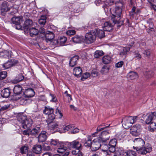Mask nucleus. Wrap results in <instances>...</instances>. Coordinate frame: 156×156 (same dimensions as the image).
Returning <instances> with one entry per match:
<instances>
[{
	"mask_svg": "<svg viewBox=\"0 0 156 156\" xmlns=\"http://www.w3.org/2000/svg\"><path fill=\"white\" fill-rule=\"evenodd\" d=\"M136 147L133 146L134 149H136L137 151L142 155L145 154L147 153L150 152L152 150L151 145L147 144L144 146L145 142L141 138H136L134 140Z\"/></svg>",
	"mask_w": 156,
	"mask_h": 156,
	"instance_id": "nucleus-1",
	"label": "nucleus"
},
{
	"mask_svg": "<svg viewBox=\"0 0 156 156\" xmlns=\"http://www.w3.org/2000/svg\"><path fill=\"white\" fill-rule=\"evenodd\" d=\"M17 120L21 124L22 128L25 129H30L33 121L31 119H27L26 116L20 114L17 117Z\"/></svg>",
	"mask_w": 156,
	"mask_h": 156,
	"instance_id": "nucleus-2",
	"label": "nucleus"
},
{
	"mask_svg": "<svg viewBox=\"0 0 156 156\" xmlns=\"http://www.w3.org/2000/svg\"><path fill=\"white\" fill-rule=\"evenodd\" d=\"M137 118V116L125 117L122 121L123 126L125 129H128L133 123L136 121Z\"/></svg>",
	"mask_w": 156,
	"mask_h": 156,
	"instance_id": "nucleus-3",
	"label": "nucleus"
},
{
	"mask_svg": "<svg viewBox=\"0 0 156 156\" xmlns=\"http://www.w3.org/2000/svg\"><path fill=\"white\" fill-rule=\"evenodd\" d=\"M96 33L95 31H91L87 33L85 36V41L88 44H91L94 42L96 40Z\"/></svg>",
	"mask_w": 156,
	"mask_h": 156,
	"instance_id": "nucleus-4",
	"label": "nucleus"
},
{
	"mask_svg": "<svg viewBox=\"0 0 156 156\" xmlns=\"http://www.w3.org/2000/svg\"><path fill=\"white\" fill-rule=\"evenodd\" d=\"M12 23L15 24L16 29L17 30H21L22 26L21 24L23 23V17L22 16L18 17L14 16L11 19Z\"/></svg>",
	"mask_w": 156,
	"mask_h": 156,
	"instance_id": "nucleus-5",
	"label": "nucleus"
},
{
	"mask_svg": "<svg viewBox=\"0 0 156 156\" xmlns=\"http://www.w3.org/2000/svg\"><path fill=\"white\" fill-rule=\"evenodd\" d=\"M66 145L69 149L75 148L78 150V151H80L81 146L80 142L77 140H74L70 142H67Z\"/></svg>",
	"mask_w": 156,
	"mask_h": 156,
	"instance_id": "nucleus-6",
	"label": "nucleus"
},
{
	"mask_svg": "<svg viewBox=\"0 0 156 156\" xmlns=\"http://www.w3.org/2000/svg\"><path fill=\"white\" fill-rule=\"evenodd\" d=\"M141 130V126L139 124H137L131 127L130 132L133 136H137L140 134Z\"/></svg>",
	"mask_w": 156,
	"mask_h": 156,
	"instance_id": "nucleus-7",
	"label": "nucleus"
},
{
	"mask_svg": "<svg viewBox=\"0 0 156 156\" xmlns=\"http://www.w3.org/2000/svg\"><path fill=\"white\" fill-rule=\"evenodd\" d=\"M110 133L108 130H104L101 132L99 136L100 140L102 142H105L109 138Z\"/></svg>",
	"mask_w": 156,
	"mask_h": 156,
	"instance_id": "nucleus-8",
	"label": "nucleus"
},
{
	"mask_svg": "<svg viewBox=\"0 0 156 156\" xmlns=\"http://www.w3.org/2000/svg\"><path fill=\"white\" fill-rule=\"evenodd\" d=\"M101 141L99 139L94 140L91 144V150L95 151L98 150L101 146Z\"/></svg>",
	"mask_w": 156,
	"mask_h": 156,
	"instance_id": "nucleus-9",
	"label": "nucleus"
},
{
	"mask_svg": "<svg viewBox=\"0 0 156 156\" xmlns=\"http://www.w3.org/2000/svg\"><path fill=\"white\" fill-rule=\"evenodd\" d=\"M18 63V60L16 59H11L2 65V66L5 69H8L12 66L16 65Z\"/></svg>",
	"mask_w": 156,
	"mask_h": 156,
	"instance_id": "nucleus-10",
	"label": "nucleus"
},
{
	"mask_svg": "<svg viewBox=\"0 0 156 156\" xmlns=\"http://www.w3.org/2000/svg\"><path fill=\"white\" fill-rule=\"evenodd\" d=\"M122 9L119 7H116L115 8L111 10V12L112 13L113 17H116L118 18L120 17L121 15Z\"/></svg>",
	"mask_w": 156,
	"mask_h": 156,
	"instance_id": "nucleus-11",
	"label": "nucleus"
},
{
	"mask_svg": "<svg viewBox=\"0 0 156 156\" xmlns=\"http://www.w3.org/2000/svg\"><path fill=\"white\" fill-rule=\"evenodd\" d=\"M114 24L111 23V22L107 21L105 23L103 27V30L105 31L110 32L113 30Z\"/></svg>",
	"mask_w": 156,
	"mask_h": 156,
	"instance_id": "nucleus-12",
	"label": "nucleus"
},
{
	"mask_svg": "<svg viewBox=\"0 0 156 156\" xmlns=\"http://www.w3.org/2000/svg\"><path fill=\"white\" fill-rule=\"evenodd\" d=\"M48 135V133L46 131H41L37 137L38 142L40 143L45 141Z\"/></svg>",
	"mask_w": 156,
	"mask_h": 156,
	"instance_id": "nucleus-13",
	"label": "nucleus"
},
{
	"mask_svg": "<svg viewBox=\"0 0 156 156\" xmlns=\"http://www.w3.org/2000/svg\"><path fill=\"white\" fill-rule=\"evenodd\" d=\"M10 9V8L8 6V3L6 2H3L1 6L2 15V16H4L5 12L9 11Z\"/></svg>",
	"mask_w": 156,
	"mask_h": 156,
	"instance_id": "nucleus-14",
	"label": "nucleus"
},
{
	"mask_svg": "<svg viewBox=\"0 0 156 156\" xmlns=\"http://www.w3.org/2000/svg\"><path fill=\"white\" fill-rule=\"evenodd\" d=\"M156 118V112H151L147 115L145 122L147 124H149Z\"/></svg>",
	"mask_w": 156,
	"mask_h": 156,
	"instance_id": "nucleus-15",
	"label": "nucleus"
},
{
	"mask_svg": "<svg viewBox=\"0 0 156 156\" xmlns=\"http://www.w3.org/2000/svg\"><path fill=\"white\" fill-rule=\"evenodd\" d=\"M38 37H37L36 40V41H38L40 39H43L44 38L46 33L45 32V29L43 27L40 28L38 30Z\"/></svg>",
	"mask_w": 156,
	"mask_h": 156,
	"instance_id": "nucleus-16",
	"label": "nucleus"
},
{
	"mask_svg": "<svg viewBox=\"0 0 156 156\" xmlns=\"http://www.w3.org/2000/svg\"><path fill=\"white\" fill-rule=\"evenodd\" d=\"M23 93L25 97L28 98L33 97L34 95L35 94L34 90L32 88L27 89Z\"/></svg>",
	"mask_w": 156,
	"mask_h": 156,
	"instance_id": "nucleus-17",
	"label": "nucleus"
},
{
	"mask_svg": "<svg viewBox=\"0 0 156 156\" xmlns=\"http://www.w3.org/2000/svg\"><path fill=\"white\" fill-rule=\"evenodd\" d=\"M32 24V20L29 19H26L23 25V28L24 30L27 31L31 27V26Z\"/></svg>",
	"mask_w": 156,
	"mask_h": 156,
	"instance_id": "nucleus-18",
	"label": "nucleus"
},
{
	"mask_svg": "<svg viewBox=\"0 0 156 156\" xmlns=\"http://www.w3.org/2000/svg\"><path fill=\"white\" fill-rule=\"evenodd\" d=\"M29 32L30 35L31 37H34L37 36L38 37V30L34 27H31L28 30Z\"/></svg>",
	"mask_w": 156,
	"mask_h": 156,
	"instance_id": "nucleus-19",
	"label": "nucleus"
},
{
	"mask_svg": "<svg viewBox=\"0 0 156 156\" xmlns=\"http://www.w3.org/2000/svg\"><path fill=\"white\" fill-rule=\"evenodd\" d=\"M55 37L54 34L51 32L48 31L46 33L44 37L45 38V41L47 42L52 41Z\"/></svg>",
	"mask_w": 156,
	"mask_h": 156,
	"instance_id": "nucleus-20",
	"label": "nucleus"
},
{
	"mask_svg": "<svg viewBox=\"0 0 156 156\" xmlns=\"http://www.w3.org/2000/svg\"><path fill=\"white\" fill-rule=\"evenodd\" d=\"M120 19L119 18V19H118V18H116V17H112L111 19V22H112V23H113L114 25L117 23L118 25L117 27L118 28H119L121 26L123 25L124 23L123 21H119Z\"/></svg>",
	"mask_w": 156,
	"mask_h": 156,
	"instance_id": "nucleus-21",
	"label": "nucleus"
},
{
	"mask_svg": "<svg viewBox=\"0 0 156 156\" xmlns=\"http://www.w3.org/2000/svg\"><path fill=\"white\" fill-rule=\"evenodd\" d=\"M110 126V125L108 126H106L105 124H102L99 126L97 129V131L94 133H93L92 135V136L94 137L96 136V134L98 133L101 130L104 129L105 128L108 127Z\"/></svg>",
	"mask_w": 156,
	"mask_h": 156,
	"instance_id": "nucleus-22",
	"label": "nucleus"
},
{
	"mask_svg": "<svg viewBox=\"0 0 156 156\" xmlns=\"http://www.w3.org/2000/svg\"><path fill=\"white\" fill-rule=\"evenodd\" d=\"M79 57L77 55L74 56L70 60L69 65L70 66L73 67L77 63L78 60L79 59Z\"/></svg>",
	"mask_w": 156,
	"mask_h": 156,
	"instance_id": "nucleus-23",
	"label": "nucleus"
},
{
	"mask_svg": "<svg viewBox=\"0 0 156 156\" xmlns=\"http://www.w3.org/2000/svg\"><path fill=\"white\" fill-rule=\"evenodd\" d=\"M82 73V69L80 67H75L73 69V74L78 78L81 76Z\"/></svg>",
	"mask_w": 156,
	"mask_h": 156,
	"instance_id": "nucleus-24",
	"label": "nucleus"
},
{
	"mask_svg": "<svg viewBox=\"0 0 156 156\" xmlns=\"http://www.w3.org/2000/svg\"><path fill=\"white\" fill-rule=\"evenodd\" d=\"M11 91L8 88H5L2 90L1 92L2 96L5 98H8L10 95Z\"/></svg>",
	"mask_w": 156,
	"mask_h": 156,
	"instance_id": "nucleus-25",
	"label": "nucleus"
},
{
	"mask_svg": "<svg viewBox=\"0 0 156 156\" xmlns=\"http://www.w3.org/2000/svg\"><path fill=\"white\" fill-rule=\"evenodd\" d=\"M23 89L22 87L19 85H16L14 88L13 91L14 93L16 95H19L21 94Z\"/></svg>",
	"mask_w": 156,
	"mask_h": 156,
	"instance_id": "nucleus-26",
	"label": "nucleus"
},
{
	"mask_svg": "<svg viewBox=\"0 0 156 156\" xmlns=\"http://www.w3.org/2000/svg\"><path fill=\"white\" fill-rule=\"evenodd\" d=\"M40 131V128L37 127L30 130V134L35 136L38 135Z\"/></svg>",
	"mask_w": 156,
	"mask_h": 156,
	"instance_id": "nucleus-27",
	"label": "nucleus"
},
{
	"mask_svg": "<svg viewBox=\"0 0 156 156\" xmlns=\"http://www.w3.org/2000/svg\"><path fill=\"white\" fill-rule=\"evenodd\" d=\"M94 31H95V33H96V37L97 36L100 38H103L105 36L104 30L98 29L95 30Z\"/></svg>",
	"mask_w": 156,
	"mask_h": 156,
	"instance_id": "nucleus-28",
	"label": "nucleus"
},
{
	"mask_svg": "<svg viewBox=\"0 0 156 156\" xmlns=\"http://www.w3.org/2000/svg\"><path fill=\"white\" fill-rule=\"evenodd\" d=\"M83 39V37L82 36H79L78 35H76L72 38V40L73 41L76 43H80L82 41Z\"/></svg>",
	"mask_w": 156,
	"mask_h": 156,
	"instance_id": "nucleus-29",
	"label": "nucleus"
},
{
	"mask_svg": "<svg viewBox=\"0 0 156 156\" xmlns=\"http://www.w3.org/2000/svg\"><path fill=\"white\" fill-rule=\"evenodd\" d=\"M41 146L40 145H34L33 148V151L34 153L37 154H39L41 151Z\"/></svg>",
	"mask_w": 156,
	"mask_h": 156,
	"instance_id": "nucleus-30",
	"label": "nucleus"
},
{
	"mask_svg": "<svg viewBox=\"0 0 156 156\" xmlns=\"http://www.w3.org/2000/svg\"><path fill=\"white\" fill-rule=\"evenodd\" d=\"M58 40V46H63L67 41L66 37L63 36L60 37Z\"/></svg>",
	"mask_w": 156,
	"mask_h": 156,
	"instance_id": "nucleus-31",
	"label": "nucleus"
},
{
	"mask_svg": "<svg viewBox=\"0 0 156 156\" xmlns=\"http://www.w3.org/2000/svg\"><path fill=\"white\" fill-rule=\"evenodd\" d=\"M11 51L7 50H4L0 52V57H2L7 58L11 56Z\"/></svg>",
	"mask_w": 156,
	"mask_h": 156,
	"instance_id": "nucleus-32",
	"label": "nucleus"
},
{
	"mask_svg": "<svg viewBox=\"0 0 156 156\" xmlns=\"http://www.w3.org/2000/svg\"><path fill=\"white\" fill-rule=\"evenodd\" d=\"M49 127L51 129H54L58 128V125L57 123V122H50L48 123Z\"/></svg>",
	"mask_w": 156,
	"mask_h": 156,
	"instance_id": "nucleus-33",
	"label": "nucleus"
},
{
	"mask_svg": "<svg viewBox=\"0 0 156 156\" xmlns=\"http://www.w3.org/2000/svg\"><path fill=\"white\" fill-rule=\"evenodd\" d=\"M53 109L50 108L49 106L45 107V109L43 111V113L44 114L48 115L53 113Z\"/></svg>",
	"mask_w": 156,
	"mask_h": 156,
	"instance_id": "nucleus-34",
	"label": "nucleus"
},
{
	"mask_svg": "<svg viewBox=\"0 0 156 156\" xmlns=\"http://www.w3.org/2000/svg\"><path fill=\"white\" fill-rule=\"evenodd\" d=\"M24 78V76L21 73L20 74L16 77L14 80V83H17L22 80Z\"/></svg>",
	"mask_w": 156,
	"mask_h": 156,
	"instance_id": "nucleus-35",
	"label": "nucleus"
},
{
	"mask_svg": "<svg viewBox=\"0 0 156 156\" xmlns=\"http://www.w3.org/2000/svg\"><path fill=\"white\" fill-rule=\"evenodd\" d=\"M102 61L105 64H109L111 61V58L108 55L105 56L102 58Z\"/></svg>",
	"mask_w": 156,
	"mask_h": 156,
	"instance_id": "nucleus-36",
	"label": "nucleus"
},
{
	"mask_svg": "<svg viewBox=\"0 0 156 156\" xmlns=\"http://www.w3.org/2000/svg\"><path fill=\"white\" fill-rule=\"evenodd\" d=\"M129 79L131 80H133L137 78L138 76L137 73L135 72H131L129 73Z\"/></svg>",
	"mask_w": 156,
	"mask_h": 156,
	"instance_id": "nucleus-37",
	"label": "nucleus"
},
{
	"mask_svg": "<svg viewBox=\"0 0 156 156\" xmlns=\"http://www.w3.org/2000/svg\"><path fill=\"white\" fill-rule=\"evenodd\" d=\"M149 124H150V127L149 128V131L152 132H153L154 131V130L156 129V122L153 121Z\"/></svg>",
	"mask_w": 156,
	"mask_h": 156,
	"instance_id": "nucleus-38",
	"label": "nucleus"
},
{
	"mask_svg": "<svg viewBox=\"0 0 156 156\" xmlns=\"http://www.w3.org/2000/svg\"><path fill=\"white\" fill-rule=\"evenodd\" d=\"M109 67L108 66H104L101 70V73L102 74H105L109 72Z\"/></svg>",
	"mask_w": 156,
	"mask_h": 156,
	"instance_id": "nucleus-39",
	"label": "nucleus"
},
{
	"mask_svg": "<svg viewBox=\"0 0 156 156\" xmlns=\"http://www.w3.org/2000/svg\"><path fill=\"white\" fill-rule=\"evenodd\" d=\"M130 50V48L129 47H124L122 49V51L120 53V55L122 56L126 55L127 52Z\"/></svg>",
	"mask_w": 156,
	"mask_h": 156,
	"instance_id": "nucleus-40",
	"label": "nucleus"
},
{
	"mask_svg": "<svg viewBox=\"0 0 156 156\" xmlns=\"http://www.w3.org/2000/svg\"><path fill=\"white\" fill-rule=\"evenodd\" d=\"M127 156H136V153L135 151L133 150L127 151L124 153Z\"/></svg>",
	"mask_w": 156,
	"mask_h": 156,
	"instance_id": "nucleus-41",
	"label": "nucleus"
},
{
	"mask_svg": "<svg viewBox=\"0 0 156 156\" xmlns=\"http://www.w3.org/2000/svg\"><path fill=\"white\" fill-rule=\"evenodd\" d=\"M115 146H109V147H108V150L109 151V152H108V150H107V151L109 153H111L112 154H113L115 152ZM103 150H102V151L103 152H105L106 153V152L103 151Z\"/></svg>",
	"mask_w": 156,
	"mask_h": 156,
	"instance_id": "nucleus-42",
	"label": "nucleus"
},
{
	"mask_svg": "<svg viewBox=\"0 0 156 156\" xmlns=\"http://www.w3.org/2000/svg\"><path fill=\"white\" fill-rule=\"evenodd\" d=\"M104 54V53L102 51H97L95 52L94 57L95 58H98Z\"/></svg>",
	"mask_w": 156,
	"mask_h": 156,
	"instance_id": "nucleus-43",
	"label": "nucleus"
},
{
	"mask_svg": "<svg viewBox=\"0 0 156 156\" xmlns=\"http://www.w3.org/2000/svg\"><path fill=\"white\" fill-rule=\"evenodd\" d=\"M42 148L44 151H48L51 149V147L47 143H44L42 145Z\"/></svg>",
	"mask_w": 156,
	"mask_h": 156,
	"instance_id": "nucleus-44",
	"label": "nucleus"
},
{
	"mask_svg": "<svg viewBox=\"0 0 156 156\" xmlns=\"http://www.w3.org/2000/svg\"><path fill=\"white\" fill-rule=\"evenodd\" d=\"M148 24L149 26V30L147 29V31L148 32H150V30L152 31H153L154 30V29L153 28V23L152 22H150L147 23Z\"/></svg>",
	"mask_w": 156,
	"mask_h": 156,
	"instance_id": "nucleus-45",
	"label": "nucleus"
},
{
	"mask_svg": "<svg viewBox=\"0 0 156 156\" xmlns=\"http://www.w3.org/2000/svg\"><path fill=\"white\" fill-rule=\"evenodd\" d=\"M55 118V115L52 113L48 115V122H52V120L54 119Z\"/></svg>",
	"mask_w": 156,
	"mask_h": 156,
	"instance_id": "nucleus-46",
	"label": "nucleus"
},
{
	"mask_svg": "<svg viewBox=\"0 0 156 156\" xmlns=\"http://www.w3.org/2000/svg\"><path fill=\"white\" fill-rule=\"evenodd\" d=\"M117 141L115 139H113L111 140L109 142V146H116Z\"/></svg>",
	"mask_w": 156,
	"mask_h": 156,
	"instance_id": "nucleus-47",
	"label": "nucleus"
},
{
	"mask_svg": "<svg viewBox=\"0 0 156 156\" xmlns=\"http://www.w3.org/2000/svg\"><path fill=\"white\" fill-rule=\"evenodd\" d=\"M91 140L90 138H88L87 141H86L84 144V146L86 147H90L91 148V144L92 143Z\"/></svg>",
	"mask_w": 156,
	"mask_h": 156,
	"instance_id": "nucleus-48",
	"label": "nucleus"
},
{
	"mask_svg": "<svg viewBox=\"0 0 156 156\" xmlns=\"http://www.w3.org/2000/svg\"><path fill=\"white\" fill-rule=\"evenodd\" d=\"M50 44L51 45H56L58 46V40H53L52 41H50Z\"/></svg>",
	"mask_w": 156,
	"mask_h": 156,
	"instance_id": "nucleus-49",
	"label": "nucleus"
},
{
	"mask_svg": "<svg viewBox=\"0 0 156 156\" xmlns=\"http://www.w3.org/2000/svg\"><path fill=\"white\" fill-rule=\"evenodd\" d=\"M28 147L27 146H24L21 147L20 149V152L22 154L26 153L27 151Z\"/></svg>",
	"mask_w": 156,
	"mask_h": 156,
	"instance_id": "nucleus-50",
	"label": "nucleus"
},
{
	"mask_svg": "<svg viewBox=\"0 0 156 156\" xmlns=\"http://www.w3.org/2000/svg\"><path fill=\"white\" fill-rule=\"evenodd\" d=\"M7 73L5 71L0 72V80H3L6 77Z\"/></svg>",
	"mask_w": 156,
	"mask_h": 156,
	"instance_id": "nucleus-51",
	"label": "nucleus"
},
{
	"mask_svg": "<svg viewBox=\"0 0 156 156\" xmlns=\"http://www.w3.org/2000/svg\"><path fill=\"white\" fill-rule=\"evenodd\" d=\"M90 76V74L88 73H86L83 74V76H82L81 80L82 81H84V80L87 79Z\"/></svg>",
	"mask_w": 156,
	"mask_h": 156,
	"instance_id": "nucleus-52",
	"label": "nucleus"
},
{
	"mask_svg": "<svg viewBox=\"0 0 156 156\" xmlns=\"http://www.w3.org/2000/svg\"><path fill=\"white\" fill-rule=\"evenodd\" d=\"M66 148L65 147H59L57 151L58 153H62L65 151Z\"/></svg>",
	"mask_w": 156,
	"mask_h": 156,
	"instance_id": "nucleus-53",
	"label": "nucleus"
},
{
	"mask_svg": "<svg viewBox=\"0 0 156 156\" xmlns=\"http://www.w3.org/2000/svg\"><path fill=\"white\" fill-rule=\"evenodd\" d=\"M73 126L72 125H69L67 126H66L63 128V130L64 132L68 131L69 129H71L73 128Z\"/></svg>",
	"mask_w": 156,
	"mask_h": 156,
	"instance_id": "nucleus-54",
	"label": "nucleus"
},
{
	"mask_svg": "<svg viewBox=\"0 0 156 156\" xmlns=\"http://www.w3.org/2000/svg\"><path fill=\"white\" fill-rule=\"evenodd\" d=\"M107 5H112L114 3V0H106L105 1Z\"/></svg>",
	"mask_w": 156,
	"mask_h": 156,
	"instance_id": "nucleus-55",
	"label": "nucleus"
},
{
	"mask_svg": "<svg viewBox=\"0 0 156 156\" xmlns=\"http://www.w3.org/2000/svg\"><path fill=\"white\" fill-rule=\"evenodd\" d=\"M46 22V20L45 18H41L39 20V23L42 25H44Z\"/></svg>",
	"mask_w": 156,
	"mask_h": 156,
	"instance_id": "nucleus-56",
	"label": "nucleus"
},
{
	"mask_svg": "<svg viewBox=\"0 0 156 156\" xmlns=\"http://www.w3.org/2000/svg\"><path fill=\"white\" fill-rule=\"evenodd\" d=\"M134 54L135 55V57L137 59H140L141 58V56L138 52L135 51L134 52Z\"/></svg>",
	"mask_w": 156,
	"mask_h": 156,
	"instance_id": "nucleus-57",
	"label": "nucleus"
},
{
	"mask_svg": "<svg viewBox=\"0 0 156 156\" xmlns=\"http://www.w3.org/2000/svg\"><path fill=\"white\" fill-rule=\"evenodd\" d=\"M9 107V105H5L1 107L0 108V112L4 111L7 109Z\"/></svg>",
	"mask_w": 156,
	"mask_h": 156,
	"instance_id": "nucleus-58",
	"label": "nucleus"
},
{
	"mask_svg": "<svg viewBox=\"0 0 156 156\" xmlns=\"http://www.w3.org/2000/svg\"><path fill=\"white\" fill-rule=\"evenodd\" d=\"M146 75L147 77L149 78L152 76L154 75V73L151 71H148L147 72Z\"/></svg>",
	"mask_w": 156,
	"mask_h": 156,
	"instance_id": "nucleus-59",
	"label": "nucleus"
},
{
	"mask_svg": "<svg viewBox=\"0 0 156 156\" xmlns=\"http://www.w3.org/2000/svg\"><path fill=\"white\" fill-rule=\"evenodd\" d=\"M75 33L76 32L74 30H69L67 31L66 32L67 34L69 35H73L75 34Z\"/></svg>",
	"mask_w": 156,
	"mask_h": 156,
	"instance_id": "nucleus-60",
	"label": "nucleus"
},
{
	"mask_svg": "<svg viewBox=\"0 0 156 156\" xmlns=\"http://www.w3.org/2000/svg\"><path fill=\"white\" fill-rule=\"evenodd\" d=\"M51 145L56 146L59 144V142L57 140L52 139L51 140Z\"/></svg>",
	"mask_w": 156,
	"mask_h": 156,
	"instance_id": "nucleus-61",
	"label": "nucleus"
},
{
	"mask_svg": "<svg viewBox=\"0 0 156 156\" xmlns=\"http://www.w3.org/2000/svg\"><path fill=\"white\" fill-rule=\"evenodd\" d=\"M124 62L122 61H121L118 62L115 64V66L117 68H119L121 67L123 64Z\"/></svg>",
	"mask_w": 156,
	"mask_h": 156,
	"instance_id": "nucleus-62",
	"label": "nucleus"
},
{
	"mask_svg": "<svg viewBox=\"0 0 156 156\" xmlns=\"http://www.w3.org/2000/svg\"><path fill=\"white\" fill-rule=\"evenodd\" d=\"M98 72L96 70H93L91 72V75L93 76H97L98 74Z\"/></svg>",
	"mask_w": 156,
	"mask_h": 156,
	"instance_id": "nucleus-63",
	"label": "nucleus"
},
{
	"mask_svg": "<svg viewBox=\"0 0 156 156\" xmlns=\"http://www.w3.org/2000/svg\"><path fill=\"white\" fill-rule=\"evenodd\" d=\"M143 53L144 54L146 55L148 58L150 57L151 54L149 50H145Z\"/></svg>",
	"mask_w": 156,
	"mask_h": 156,
	"instance_id": "nucleus-64",
	"label": "nucleus"
}]
</instances>
